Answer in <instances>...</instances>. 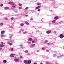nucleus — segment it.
<instances>
[{"instance_id": "obj_1", "label": "nucleus", "mask_w": 64, "mask_h": 64, "mask_svg": "<svg viewBox=\"0 0 64 64\" xmlns=\"http://www.w3.org/2000/svg\"><path fill=\"white\" fill-rule=\"evenodd\" d=\"M59 37L61 39H62L64 37V35L62 34H61L60 35Z\"/></svg>"}, {"instance_id": "obj_2", "label": "nucleus", "mask_w": 64, "mask_h": 64, "mask_svg": "<svg viewBox=\"0 0 64 64\" xmlns=\"http://www.w3.org/2000/svg\"><path fill=\"white\" fill-rule=\"evenodd\" d=\"M19 59H17V58H15L14 59V60L16 62H18L19 61Z\"/></svg>"}, {"instance_id": "obj_3", "label": "nucleus", "mask_w": 64, "mask_h": 64, "mask_svg": "<svg viewBox=\"0 0 64 64\" xmlns=\"http://www.w3.org/2000/svg\"><path fill=\"white\" fill-rule=\"evenodd\" d=\"M46 33L47 34H50L51 33V31H47L46 32Z\"/></svg>"}, {"instance_id": "obj_4", "label": "nucleus", "mask_w": 64, "mask_h": 64, "mask_svg": "<svg viewBox=\"0 0 64 64\" xmlns=\"http://www.w3.org/2000/svg\"><path fill=\"white\" fill-rule=\"evenodd\" d=\"M28 64H30L31 63V60H28Z\"/></svg>"}, {"instance_id": "obj_5", "label": "nucleus", "mask_w": 64, "mask_h": 64, "mask_svg": "<svg viewBox=\"0 0 64 64\" xmlns=\"http://www.w3.org/2000/svg\"><path fill=\"white\" fill-rule=\"evenodd\" d=\"M24 63L26 64H28V62L26 60H24Z\"/></svg>"}, {"instance_id": "obj_6", "label": "nucleus", "mask_w": 64, "mask_h": 64, "mask_svg": "<svg viewBox=\"0 0 64 64\" xmlns=\"http://www.w3.org/2000/svg\"><path fill=\"white\" fill-rule=\"evenodd\" d=\"M9 4H11V5H14V3L13 2H10L9 3Z\"/></svg>"}, {"instance_id": "obj_7", "label": "nucleus", "mask_w": 64, "mask_h": 64, "mask_svg": "<svg viewBox=\"0 0 64 64\" xmlns=\"http://www.w3.org/2000/svg\"><path fill=\"white\" fill-rule=\"evenodd\" d=\"M5 10H8L9 9V8L7 7H5L4 8Z\"/></svg>"}, {"instance_id": "obj_8", "label": "nucleus", "mask_w": 64, "mask_h": 64, "mask_svg": "<svg viewBox=\"0 0 64 64\" xmlns=\"http://www.w3.org/2000/svg\"><path fill=\"white\" fill-rule=\"evenodd\" d=\"M40 6H38L36 8V9H40Z\"/></svg>"}, {"instance_id": "obj_9", "label": "nucleus", "mask_w": 64, "mask_h": 64, "mask_svg": "<svg viewBox=\"0 0 64 64\" xmlns=\"http://www.w3.org/2000/svg\"><path fill=\"white\" fill-rule=\"evenodd\" d=\"M14 56H15V54H12L10 55V56L11 57H14Z\"/></svg>"}, {"instance_id": "obj_10", "label": "nucleus", "mask_w": 64, "mask_h": 64, "mask_svg": "<svg viewBox=\"0 0 64 64\" xmlns=\"http://www.w3.org/2000/svg\"><path fill=\"white\" fill-rule=\"evenodd\" d=\"M54 19L55 20H57L58 19V18L57 16H56L54 17Z\"/></svg>"}, {"instance_id": "obj_11", "label": "nucleus", "mask_w": 64, "mask_h": 64, "mask_svg": "<svg viewBox=\"0 0 64 64\" xmlns=\"http://www.w3.org/2000/svg\"><path fill=\"white\" fill-rule=\"evenodd\" d=\"M4 33H5V31L4 30H3L1 32V34H4Z\"/></svg>"}, {"instance_id": "obj_12", "label": "nucleus", "mask_w": 64, "mask_h": 64, "mask_svg": "<svg viewBox=\"0 0 64 64\" xmlns=\"http://www.w3.org/2000/svg\"><path fill=\"white\" fill-rule=\"evenodd\" d=\"M4 46V45L1 44H0V47H3Z\"/></svg>"}, {"instance_id": "obj_13", "label": "nucleus", "mask_w": 64, "mask_h": 64, "mask_svg": "<svg viewBox=\"0 0 64 64\" xmlns=\"http://www.w3.org/2000/svg\"><path fill=\"white\" fill-rule=\"evenodd\" d=\"M25 24H26V25H29V23L28 22H25Z\"/></svg>"}, {"instance_id": "obj_14", "label": "nucleus", "mask_w": 64, "mask_h": 64, "mask_svg": "<svg viewBox=\"0 0 64 64\" xmlns=\"http://www.w3.org/2000/svg\"><path fill=\"white\" fill-rule=\"evenodd\" d=\"M41 4L40 2H39L37 4V5H40Z\"/></svg>"}, {"instance_id": "obj_15", "label": "nucleus", "mask_w": 64, "mask_h": 64, "mask_svg": "<svg viewBox=\"0 0 64 64\" xmlns=\"http://www.w3.org/2000/svg\"><path fill=\"white\" fill-rule=\"evenodd\" d=\"M27 32H23V34H27Z\"/></svg>"}, {"instance_id": "obj_16", "label": "nucleus", "mask_w": 64, "mask_h": 64, "mask_svg": "<svg viewBox=\"0 0 64 64\" xmlns=\"http://www.w3.org/2000/svg\"><path fill=\"white\" fill-rule=\"evenodd\" d=\"M4 63H6L7 62V60H3V61Z\"/></svg>"}, {"instance_id": "obj_17", "label": "nucleus", "mask_w": 64, "mask_h": 64, "mask_svg": "<svg viewBox=\"0 0 64 64\" xmlns=\"http://www.w3.org/2000/svg\"><path fill=\"white\" fill-rule=\"evenodd\" d=\"M55 22H56V20H54L52 21V23H55Z\"/></svg>"}, {"instance_id": "obj_18", "label": "nucleus", "mask_w": 64, "mask_h": 64, "mask_svg": "<svg viewBox=\"0 0 64 64\" xmlns=\"http://www.w3.org/2000/svg\"><path fill=\"white\" fill-rule=\"evenodd\" d=\"M35 46V44H34L31 45V47H34V46Z\"/></svg>"}, {"instance_id": "obj_19", "label": "nucleus", "mask_w": 64, "mask_h": 64, "mask_svg": "<svg viewBox=\"0 0 64 64\" xmlns=\"http://www.w3.org/2000/svg\"><path fill=\"white\" fill-rule=\"evenodd\" d=\"M33 40V39H32V38H30L29 39V40Z\"/></svg>"}, {"instance_id": "obj_20", "label": "nucleus", "mask_w": 64, "mask_h": 64, "mask_svg": "<svg viewBox=\"0 0 64 64\" xmlns=\"http://www.w3.org/2000/svg\"><path fill=\"white\" fill-rule=\"evenodd\" d=\"M4 36V35H3V34H1L0 35V36H1V37H2V38Z\"/></svg>"}, {"instance_id": "obj_21", "label": "nucleus", "mask_w": 64, "mask_h": 64, "mask_svg": "<svg viewBox=\"0 0 64 64\" xmlns=\"http://www.w3.org/2000/svg\"><path fill=\"white\" fill-rule=\"evenodd\" d=\"M44 42H45V43H48V40H45Z\"/></svg>"}, {"instance_id": "obj_22", "label": "nucleus", "mask_w": 64, "mask_h": 64, "mask_svg": "<svg viewBox=\"0 0 64 64\" xmlns=\"http://www.w3.org/2000/svg\"><path fill=\"white\" fill-rule=\"evenodd\" d=\"M12 8H15V7H16L15 6H12Z\"/></svg>"}, {"instance_id": "obj_23", "label": "nucleus", "mask_w": 64, "mask_h": 64, "mask_svg": "<svg viewBox=\"0 0 64 64\" xmlns=\"http://www.w3.org/2000/svg\"><path fill=\"white\" fill-rule=\"evenodd\" d=\"M20 25L22 26H24V24L23 23H22L20 24Z\"/></svg>"}, {"instance_id": "obj_24", "label": "nucleus", "mask_w": 64, "mask_h": 64, "mask_svg": "<svg viewBox=\"0 0 64 64\" xmlns=\"http://www.w3.org/2000/svg\"><path fill=\"white\" fill-rule=\"evenodd\" d=\"M0 26H3V23H1L0 24Z\"/></svg>"}, {"instance_id": "obj_25", "label": "nucleus", "mask_w": 64, "mask_h": 64, "mask_svg": "<svg viewBox=\"0 0 64 64\" xmlns=\"http://www.w3.org/2000/svg\"><path fill=\"white\" fill-rule=\"evenodd\" d=\"M9 38H10V39H12V36H10Z\"/></svg>"}, {"instance_id": "obj_26", "label": "nucleus", "mask_w": 64, "mask_h": 64, "mask_svg": "<svg viewBox=\"0 0 64 64\" xmlns=\"http://www.w3.org/2000/svg\"><path fill=\"white\" fill-rule=\"evenodd\" d=\"M40 10H40V9H38V12H40Z\"/></svg>"}, {"instance_id": "obj_27", "label": "nucleus", "mask_w": 64, "mask_h": 64, "mask_svg": "<svg viewBox=\"0 0 64 64\" xmlns=\"http://www.w3.org/2000/svg\"><path fill=\"white\" fill-rule=\"evenodd\" d=\"M18 12V11H17V10H16L14 11V12Z\"/></svg>"}, {"instance_id": "obj_28", "label": "nucleus", "mask_w": 64, "mask_h": 64, "mask_svg": "<svg viewBox=\"0 0 64 64\" xmlns=\"http://www.w3.org/2000/svg\"><path fill=\"white\" fill-rule=\"evenodd\" d=\"M12 45V43H10V46H11V45Z\"/></svg>"}, {"instance_id": "obj_29", "label": "nucleus", "mask_w": 64, "mask_h": 64, "mask_svg": "<svg viewBox=\"0 0 64 64\" xmlns=\"http://www.w3.org/2000/svg\"><path fill=\"white\" fill-rule=\"evenodd\" d=\"M18 5H19L20 6H21V4H18Z\"/></svg>"}, {"instance_id": "obj_30", "label": "nucleus", "mask_w": 64, "mask_h": 64, "mask_svg": "<svg viewBox=\"0 0 64 64\" xmlns=\"http://www.w3.org/2000/svg\"><path fill=\"white\" fill-rule=\"evenodd\" d=\"M22 7H20L19 9H22Z\"/></svg>"}, {"instance_id": "obj_31", "label": "nucleus", "mask_w": 64, "mask_h": 64, "mask_svg": "<svg viewBox=\"0 0 64 64\" xmlns=\"http://www.w3.org/2000/svg\"><path fill=\"white\" fill-rule=\"evenodd\" d=\"M25 52L26 53H28V51L27 50H26V51Z\"/></svg>"}, {"instance_id": "obj_32", "label": "nucleus", "mask_w": 64, "mask_h": 64, "mask_svg": "<svg viewBox=\"0 0 64 64\" xmlns=\"http://www.w3.org/2000/svg\"><path fill=\"white\" fill-rule=\"evenodd\" d=\"M3 5L2 4H0V6L1 7H3Z\"/></svg>"}, {"instance_id": "obj_33", "label": "nucleus", "mask_w": 64, "mask_h": 64, "mask_svg": "<svg viewBox=\"0 0 64 64\" xmlns=\"http://www.w3.org/2000/svg\"><path fill=\"white\" fill-rule=\"evenodd\" d=\"M28 9V8L26 7V8L25 9H26V10H27V9Z\"/></svg>"}, {"instance_id": "obj_34", "label": "nucleus", "mask_w": 64, "mask_h": 64, "mask_svg": "<svg viewBox=\"0 0 64 64\" xmlns=\"http://www.w3.org/2000/svg\"><path fill=\"white\" fill-rule=\"evenodd\" d=\"M11 19V20H14V18H12Z\"/></svg>"}, {"instance_id": "obj_35", "label": "nucleus", "mask_w": 64, "mask_h": 64, "mask_svg": "<svg viewBox=\"0 0 64 64\" xmlns=\"http://www.w3.org/2000/svg\"><path fill=\"white\" fill-rule=\"evenodd\" d=\"M32 43H35V42H34V40H33L32 42Z\"/></svg>"}, {"instance_id": "obj_36", "label": "nucleus", "mask_w": 64, "mask_h": 64, "mask_svg": "<svg viewBox=\"0 0 64 64\" xmlns=\"http://www.w3.org/2000/svg\"><path fill=\"white\" fill-rule=\"evenodd\" d=\"M13 50H14L13 48H11V50H12V51H13Z\"/></svg>"}, {"instance_id": "obj_37", "label": "nucleus", "mask_w": 64, "mask_h": 64, "mask_svg": "<svg viewBox=\"0 0 64 64\" xmlns=\"http://www.w3.org/2000/svg\"><path fill=\"white\" fill-rule=\"evenodd\" d=\"M54 33H55V34H56V33H57V32H56V31H55L54 32Z\"/></svg>"}, {"instance_id": "obj_38", "label": "nucleus", "mask_w": 64, "mask_h": 64, "mask_svg": "<svg viewBox=\"0 0 64 64\" xmlns=\"http://www.w3.org/2000/svg\"><path fill=\"white\" fill-rule=\"evenodd\" d=\"M56 56V54H54V57H55Z\"/></svg>"}, {"instance_id": "obj_39", "label": "nucleus", "mask_w": 64, "mask_h": 64, "mask_svg": "<svg viewBox=\"0 0 64 64\" xmlns=\"http://www.w3.org/2000/svg\"><path fill=\"white\" fill-rule=\"evenodd\" d=\"M26 17H28V15H25Z\"/></svg>"}, {"instance_id": "obj_40", "label": "nucleus", "mask_w": 64, "mask_h": 64, "mask_svg": "<svg viewBox=\"0 0 64 64\" xmlns=\"http://www.w3.org/2000/svg\"><path fill=\"white\" fill-rule=\"evenodd\" d=\"M6 35H4L3 37H6Z\"/></svg>"}, {"instance_id": "obj_41", "label": "nucleus", "mask_w": 64, "mask_h": 64, "mask_svg": "<svg viewBox=\"0 0 64 64\" xmlns=\"http://www.w3.org/2000/svg\"><path fill=\"white\" fill-rule=\"evenodd\" d=\"M42 49L43 50H45V48H42Z\"/></svg>"}, {"instance_id": "obj_42", "label": "nucleus", "mask_w": 64, "mask_h": 64, "mask_svg": "<svg viewBox=\"0 0 64 64\" xmlns=\"http://www.w3.org/2000/svg\"><path fill=\"white\" fill-rule=\"evenodd\" d=\"M20 58H23V57H22V56H20Z\"/></svg>"}, {"instance_id": "obj_43", "label": "nucleus", "mask_w": 64, "mask_h": 64, "mask_svg": "<svg viewBox=\"0 0 64 64\" xmlns=\"http://www.w3.org/2000/svg\"><path fill=\"white\" fill-rule=\"evenodd\" d=\"M5 20H8V19L7 18H5Z\"/></svg>"}, {"instance_id": "obj_44", "label": "nucleus", "mask_w": 64, "mask_h": 64, "mask_svg": "<svg viewBox=\"0 0 64 64\" xmlns=\"http://www.w3.org/2000/svg\"><path fill=\"white\" fill-rule=\"evenodd\" d=\"M1 43L2 44H3V42H1Z\"/></svg>"}, {"instance_id": "obj_45", "label": "nucleus", "mask_w": 64, "mask_h": 64, "mask_svg": "<svg viewBox=\"0 0 64 64\" xmlns=\"http://www.w3.org/2000/svg\"><path fill=\"white\" fill-rule=\"evenodd\" d=\"M20 46L21 47H22L23 46V45H20Z\"/></svg>"}, {"instance_id": "obj_46", "label": "nucleus", "mask_w": 64, "mask_h": 64, "mask_svg": "<svg viewBox=\"0 0 64 64\" xmlns=\"http://www.w3.org/2000/svg\"><path fill=\"white\" fill-rule=\"evenodd\" d=\"M10 28H12V26H10Z\"/></svg>"}, {"instance_id": "obj_47", "label": "nucleus", "mask_w": 64, "mask_h": 64, "mask_svg": "<svg viewBox=\"0 0 64 64\" xmlns=\"http://www.w3.org/2000/svg\"><path fill=\"white\" fill-rule=\"evenodd\" d=\"M24 30L23 29H22L21 30L22 31H24Z\"/></svg>"}, {"instance_id": "obj_48", "label": "nucleus", "mask_w": 64, "mask_h": 64, "mask_svg": "<svg viewBox=\"0 0 64 64\" xmlns=\"http://www.w3.org/2000/svg\"><path fill=\"white\" fill-rule=\"evenodd\" d=\"M28 44H31V42H28Z\"/></svg>"}, {"instance_id": "obj_49", "label": "nucleus", "mask_w": 64, "mask_h": 64, "mask_svg": "<svg viewBox=\"0 0 64 64\" xmlns=\"http://www.w3.org/2000/svg\"><path fill=\"white\" fill-rule=\"evenodd\" d=\"M59 56H57V58H59Z\"/></svg>"}, {"instance_id": "obj_50", "label": "nucleus", "mask_w": 64, "mask_h": 64, "mask_svg": "<svg viewBox=\"0 0 64 64\" xmlns=\"http://www.w3.org/2000/svg\"><path fill=\"white\" fill-rule=\"evenodd\" d=\"M34 64H37V63L35 62Z\"/></svg>"}, {"instance_id": "obj_51", "label": "nucleus", "mask_w": 64, "mask_h": 64, "mask_svg": "<svg viewBox=\"0 0 64 64\" xmlns=\"http://www.w3.org/2000/svg\"><path fill=\"white\" fill-rule=\"evenodd\" d=\"M19 32H20V33H21V30Z\"/></svg>"}, {"instance_id": "obj_52", "label": "nucleus", "mask_w": 64, "mask_h": 64, "mask_svg": "<svg viewBox=\"0 0 64 64\" xmlns=\"http://www.w3.org/2000/svg\"><path fill=\"white\" fill-rule=\"evenodd\" d=\"M0 50H1V49H2V48H0Z\"/></svg>"}, {"instance_id": "obj_53", "label": "nucleus", "mask_w": 64, "mask_h": 64, "mask_svg": "<svg viewBox=\"0 0 64 64\" xmlns=\"http://www.w3.org/2000/svg\"><path fill=\"white\" fill-rule=\"evenodd\" d=\"M37 52H39V50H37Z\"/></svg>"}, {"instance_id": "obj_54", "label": "nucleus", "mask_w": 64, "mask_h": 64, "mask_svg": "<svg viewBox=\"0 0 64 64\" xmlns=\"http://www.w3.org/2000/svg\"><path fill=\"white\" fill-rule=\"evenodd\" d=\"M40 64H43L42 63H40Z\"/></svg>"}, {"instance_id": "obj_55", "label": "nucleus", "mask_w": 64, "mask_h": 64, "mask_svg": "<svg viewBox=\"0 0 64 64\" xmlns=\"http://www.w3.org/2000/svg\"><path fill=\"white\" fill-rule=\"evenodd\" d=\"M51 1H54V0H51Z\"/></svg>"}, {"instance_id": "obj_56", "label": "nucleus", "mask_w": 64, "mask_h": 64, "mask_svg": "<svg viewBox=\"0 0 64 64\" xmlns=\"http://www.w3.org/2000/svg\"><path fill=\"white\" fill-rule=\"evenodd\" d=\"M30 41H31V40H30Z\"/></svg>"}]
</instances>
